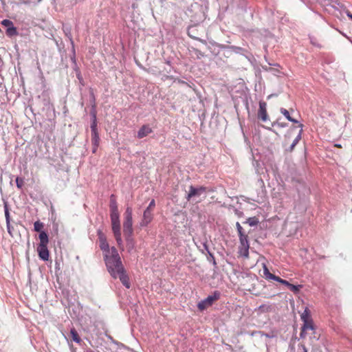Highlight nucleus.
<instances>
[{"label":"nucleus","instance_id":"f257e3e1","mask_svg":"<svg viewBox=\"0 0 352 352\" xmlns=\"http://www.w3.org/2000/svg\"><path fill=\"white\" fill-rule=\"evenodd\" d=\"M103 255L106 266L111 275H114L118 272H122L124 266L115 247H111V250L104 253Z\"/></svg>","mask_w":352,"mask_h":352},{"label":"nucleus","instance_id":"f03ea898","mask_svg":"<svg viewBox=\"0 0 352 352\" xmlns=\"http://www.w3.org/2000/svg\"><path fill=\"white\" fill-rule=\"evenodd\" d=\"M111 223L112 231L117 242L118 246L121 251L124 250V245L121 236L120 231V214L119 212H111Z\"/></svg>","mask_w":352,"mask_h":352},{"label":"nucleus","instance_id":"7ed1b4c3","mask_svg":"<svg viewBox=\"0 0 352 352\" xmlns=\"http://www.w3.org/2000/svg\"><path fill=\"white\" fill-rule=\"evenodd\" d=\"M40 243L37 247V252L39 258L43 261H48L50 252L47 249L49 243L48 235L45 232H41L39 234Z\"/></svg>","mask_w":352,"mask_h":352},{"label":"nucleus","instance_id":"20e7f679","mask_svg":"<svg viewBox=\"0 0 352 352\" xmlns=\"http://www.w3.org/2000/svg\"><path fill=\"white\" fill-rule=\"evenodd\" d=\"M133 210L131 207L126 208L124 214V223H123V232L124 234H133V220H132Z\"/></svg>","mask_w":352,"mask_h":352},{"label":"nucleus","instance_id":"39448f33","mask_svg":"<svg viewBox=\"0 0 352 352\" xmlns=\"http://www.w3.org/2000/svg\"><path fill=\"white\" fill-rule=\"evenodd\" d=\"M220 297V293L217 291H215L212 295L208 296L206 298L199 302L197 305V307L200 311H203L210 306H211L213 302L217 300Z\"/></svg>","mask_w":352,"mask_h":352},{"label":"nucleus","instance_id":"423d86ee","mask_svg":"<svg viewBox=\"0 0 352 352\" xmlns=\"http://www.w3.org/2000/svg\"><path fill=\"white\" fill-rule=\"evenodd\" d=\"M249 249L250 243L248 239L239 240V245L238 247L239 256L243 257L244 258H249Z\"/></svg>","mask_w":352,"mask_h":352},{"label":"nucleus","instance_id":"0eeeda50","mask_svg":"<svg viewBox=\"0 0 352 352\" xmlns=\"http://www.w3.org/2000/svg\"><path fill=\"white\" fill-rule=\"evenodd\" d=\"M112 277L114 278H117L118 277L120 278L121 283L126 287L130 288V282H129V278L128 275L126 273V271L124 270V267L122 268V272H118L116 274L111 275Z\"/></svg>","mask_w":352,"mask_h":352},{"label":"nucleus","instance_id":"6e6552de","mask_svg":"<svg viewBox=\"0 0 352 352\" xmlns=\"http://www.w3.org/2000/svg\"><path fill=\"white\" fill-rule=\"evenodd\" d=\"M258 118L263 122H266L269 119L267 112V103L264 101L259 102Z\"/></svg>","mask_w":352,"mask_h":352},{"label":"nucleus","instance_id":"1a4fd4ad","mask_svg":"<svg viewBox=\"0 0 352 352\" xmlns=\"http://www.w3.org/2000/svg\"><path fill=\"white\" fill-rule=\"evenodd\" d=\"M206 188L204 186H200L199 188H195L192 186L189 187V192L187 195L186 199L190 201L192 197L195 196H199L202 193L206 192Z\"/></svg>","mask_w":352,"mask_h":352},{"label":"nucleus","instance_id":"9d476101","mask_svg":"<svg viewBox=\"0 0 352 352\" xmlns=\"http://www.w3.org/2000/svg\"><path fill=\"white\" fill-rule=\"evenodd\" d=\"M98 234L99 239V246L104 254L108 250H110L111 248H109V243L107 241L106 236L102 233V232L99 230L98 232Z\"/></svg>","mask_w":352,"mask_h":352},{"label":"nucleus","instance_id":"9b49d317","mask_svg":"<svg viewBox=\"0 0 352 352\" xmlns=\"http://www.w3.org/2000/svg\"><path fill=\"white\" fill-rule=\"evenodd\" d=\"M153 218V211L146 209L144 211L143 217L140 223V227L147 226L152 221Z\"/></svg>","mask_w":352,"mask_h":352},{"label":"nucleus","instance_id":"f8f14e48","mask_svg":"<svg viewBox=\"0 0 352 352\" xmlns=\"http://www.w3.org/2000/svg\"><path fill=\"white\" fill-rule=\"evenodd\" d=\"M153 132L152 128L148 124H144L138 132L137 137L142 139Z\"/></svg>","mask_w":352,"mask_h":352},{"label":"nucleus","instance_id":"ddd939ff","mask_svg":"<svg viewBox=\"0 0 352 352\" xmlns=\"http://www.w3.org/2000/svg\"><path fill=\"white\" fill-rule=\"evenodd\" d=\"M126 243V249L129 252H131L135 246V242L134 239L132 237V234H124Z\"/></svg>","mask_w":352,"mask_h":352},{"label":"nucleus","instance_id":"4468645a","mask_svg":"<svg viewBox=\"0 0 352 352\" xmlns=\"http://www.w3.org/2000/svg\"><path fill=\"white\" fill-rule=\"evenodd\" d=\"M299 126L301 128V129L298 131V133L294 137V140L292 141V143L290 145V146L288 148L286 149V151H288V152L293 151V150L294 149L296 145L298 143V142L301 139V135H302V124H300L299 125Z\"/></svg>","mask_w":352,"mask_h":352},{"label":"nucleus","instance_id":"2eb2a0df","mask_svg":"<svg viewBox=\"0 0 352 352\" xmlns=\"http://www.w3.org/2000/svg\"><path fill=\"white\" fill-rule=\"evenodd\" d=\"M313 329H314V323H313L312 319L303 322V325L302 327L301 332H300V336L302 337L304 332H305L306 331L313 330Z\"/></svg>","mask_w":352,"mask_h":352},{"label":"nucleus","instance_id":"dca6fc26","mask_svg":"<svg viewBox=\"0 0 352 352\" xmlns=\"http://www.w3.org/2000/svg\"><path fill=\"white\" fill-rule=\"evenodd\" d=\"M296 135V129L294 127L289 129L285 135L283 146H286L290 142V139Z\"/></svg>","mask_w":352,"mask_h":352},{"label":"nucleus","instance_id":"f3484780","mask_svg":"<svg viewBox=\"0 0 352 352\" xmlns=\"http://www.w3.org/2000/svg\"><path fill=\"white\" fill-rule=\"evenodd\" d=\"M239 240L248 239V234L239 222L236 223Z\"/></svg>","mask_w":352,"mask_h":352},{"label":"nucleus","instance_id":"a211bd4d","mask_svg":"<svg viewBox=\"0 0 352 352\" xmlns=\"http://www.w3.org/2000/svg\"><path fill=\"white\" fill-rule=\"evenodd\" d=\"M263 265V277L266 279V280H274L275 278L276 277V276L274 275L273 274L270 273V272L269 271L267 265L265 263H263L262 264Z\"/></svg>","mask_w":352,"mask_h":352},{"label":"nucleus","instance_id":"6ab92c4d","mask_svg":"<svg viewBox=\"0 0 352 352\" xmlns=\"http://www.w3.org/2000/svg\"><path fill=\"white\" fill-rule=\"evenodd\" d=\"M109 208L111 212H118L116 198L114 195H111L110 197Z\"/></svg>","mask_w":352,"mask_h":352},{"label":"nucleus","instance_id":"aec40b11","mask_svg":"<svg viewBox=\"0 0 352 352\" xmlns=\"http://www.w3.org/2000/svg\"><path fill=\"white\" fill-rule=\"evenodd\" d=\"M70 335H71V337H72V339L73 341L76 342V343L81 342L82 340H81L80 336L78 335L77 331L74 328H72L71 329Z\"/></svg>","mask_w":352,"mask_h":352},{"label":"nucleus","instance_id":"412c9836","mask_svg":"<svg viewBox=\"0 0 352 352\" xmlns=\"http://www.w3.org/2000/svg\"><path fill=\"white\" fill-rule=\"evenodd\" d=\"M91 143L93 146H99L100 137L98 132L91 133Z\"/></svg>","mask_w":352,"mask_h":352},{"label":"nucleus","instance_id":"4be33fe9","mask_svg":"<svg viewBox=\"0 0 352 352\" xmlns=\"http://www.w3.org/2000/svg\"><path fill=\"white\" fill-rule=\"evenodd\" d=\"M280 113L289 120L294 123H298V121L294 118H292L290 115L288 110L281 108L280 109Z\"/></svg>","mask_w":352,"mask_h":352},{"label":"nucleus","instance_id":"5701e85b","mask_svg":"<svg viewBox=\"0 0 352 352\" xmlns=\"http://www.w3.org/2000/svg\"><path fill=\"white\" fill-rule=\"evenodd\" d=\"M6 34L9 37L16 36L18 34L16 28H15L14 26H12L10 28H7Z\"/></svg>","mask_w":352,"mask_h":352},{"label":"nucleus","instance_id":"b1692460","mask_svg":"<svg viewBox=\"0 0 352 352\" xmlns=\"http://www.w3.org/2000/svg\"><path fill=\"white\" fill-rule=\"evenodd\" d=\"M91 133L98 132L97 129V120L96 113H93V122L91 124Z\"/></svg>","mask_w":352,"mask_h":352},{"label":"nucleus","instance_id":"393cba45","mask_svg":"<svg viewBox=\"0 0 352 352\" xmlns=\"http://www.w3.org/2000/svg\"><path fill=\"white\" fill-rule=\"evenodd\" d=\"M4 211H5V217H6V225L9 226V223H10V217L8 206L7 204H5V205H4Z\"/></svg>","mask_w":352,"mask_h":352},{"label":"nucleus","instance_id":"a878e982","mask_svg":"<svg viewBox=\"0 0 352 352\" xmlns=\"http://www.w3.org/2000/svg\"><path fill=\"white\" fill-rule=\"evenodd\" d=\"M300 318L302 322L311 319V316L309 314V311L307 308L305 309L304 312L302 314Z\"/></svg>","mask_w":352,"mask_h":352},{"label":"nucleus","instance_id":"bb28decb","mask_svg":"<svg viewBox=\"0 0 352 352\" xmlns=\"http://www.w3.org/2000/svg\"><path fill=\"white\" fill-rule=\"evenodd\" d=\"M44 225L42 222L39 221H36L34 223V229L36 232H40V233L42 232L41 230L43 228Z\"/></svg>","mask_w":352,"mask_h":352},{"label":"nucleus","instance_id":"cd10ccee","mask_svg":"<svg viewBox=\"0 0 352 352\" xmlns=\"http://www.w3.org/2000/svg\"><path fill=\"white\" fill-rule=\"evenodd\" d=\"M246 223H248L250 226H254L258 224V221L256 217H254L248 219Z\"/></svg>","mask_w":352,"mask_h":352},{"label":"nucleus","instance_id":"c85d7f7f","mask_svg":"<svg viewBox=\"0 0 352 352\" xmlns=\"http://www.w3.org/2000/svg\"><path fill=\"white\" fill-rule=\"evenodd\" d=\"M301 285H294L290 283L288 288L294 294H297L300 291Z\"/></svg>","mask_w":352,"mask_h":352},{"label":"nucleus","instance_id":"c756f323","mask_svg":"<svg viewBox=\"0 0 352 352\" xmlns=\"http://www.w3.org/2000/svg\"><path fill=\"white\" fill-rule=\"evenodd\" d=\"M1 25L7 27L8 28H10L12 26H14L13 22L9 19H3L1 21Z\"/></svg>","mask_w":352,"mask_h":352},{"label":"nucleus","instance_id":"7c9ffc66","mask_svg":"<svg viewBox=\"0 0 352 352\" xmlns=\"http://www.w3.org/2000/svg\"><path fill=\"white\" fill-rule=\"evenodd\" d=\"M16 186L19 189H21L23 184H24V180L23 178H21V177H17L16 178Z\"/></svg>","mask_w":352,"mask_h":352},{"label":"nucleus","instance_id":"2f4dec72","mask_svg":"<svg viewBox=\"0 0 352 352\" xmlns=\"http://www.w3.org/2000/svg\"><path fill=\"white\" fill-rule=\"evenodd\" d=\"M274 280H276L281 284H283L287 287H289V285H290V283L286 280H284V279H282L280 278V277L277 276L275 278V279Z\"/></svg>","mask_w":352,"mask_h":352},{"label":"nucleus","instance_id":"473e14b6","mask_svg":"<svg viewBox=\"0 0 352 352\" xmlns=\"http://www.w3.org/2000/svg\"><path fill=\"white\" fill-rule=\"evenodd\" d=\"M155 206V201L154 199H152L151 201L150 202L148 206L146 209L153 212Z\"/></svg>","mask_w":352,"mask_h":352},{"label":"nucleus","instance_id":"72a5a7b5","mask_svg":"<svg viewBox=\"0 0 352 352\" xmlns=\"http://www.w3.org/2000/svg\"><path fill=\"white\" fill-rule=\"evenodd\" d=\"M98 146H93L92 152L94 153H96Z\"/></svg>","mask_w":352,"mask_h":352},{"label":"nucleus","instance_id":"f704fd0d","mask_svg":"<svg viewBox=\"0 0 352 352\" xmlns=\"http://www.w3.org/2000/svg\"><path fill=\"white\" fill-rule=\"evenodd\" d=\"M10 223H9V226H7V228H8V233L12 235V232H11V228H10Z\"/></svg>","mask_w":352,"mask_h":352},{"label":"nucleus","instance_id":"c9c22d12","mask_svg":"<svg viewBox=\"0 0 352 352\" xmlns=\"http://www.w3.org/2000/svg\"><path fill=\"white\" fill-rule=\"evenodd\" d=\"M347 16L349 19L352 20V14H351L349 12H347Z\"/></svg>","mask_w":352,"mask_h":352},{"label":"nucleus","instance_id":"e433bc0d","mask_svg":"<svg viewBox=\"0 0 352 352\" xmlns=\"http://www.w3.org/2000/svg\"><path fill=\"white\" fill-rule=\"evenodd\" d=\"M334 146H335V147H337V148H342L341 144H334Z\"/></svg>","mask_w":352,"mask_h":352},{"label":"nucleus","instance_id":"4c0bfd02","mask_svg":"<svg viewBox=\"0 0 352 352\" xmlns=\"http://www.w3.org/2000/svg\"><path fill=\"white\" fill-rule=\"evenodd\" d=\"M303 352H308L307 348L305 346H302Z\"/></svg>","mask_w":352,"mask_h":352},{"label":"nucleus","instance_id":"58836bf2","mask_svg":"<svg viewBox=\"0 0 352 352\" xmlns=\"http://www.w3.org/2000/svg\"><path fill=\"white\" fill-rule=\"evenodd\" d=\"M278 125H280L281 127H285L286 126V124L284 123L278 124Z\"/></svg>","mask_w":352,"mask_h":352},{"label":"nucleus","instance_id":"ea45409f","mask_svg":"<svg viewBox=\"0 0 352 352\" xmlns=\"http://www.w3.org/2000/svg\"><path fill=\"white\" fill-rule=\"evenodd\" d=\"M264 306H260V309H263Z\"/></svg>","mask_w":352,"mask_h":352}]
</instances>
